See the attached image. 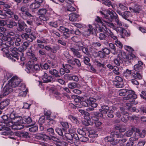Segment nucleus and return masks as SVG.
Wrapping results in <instances>:
<instances>
[{"instance_id":"f257e3e1","label":"nucleus","mask_w":146,"mask_h":146,"mask_svg":"<svg viewBox=\"0 0 146 146\" xmlns=\"http://www.w3.org/2000/svg\"><path fill=\"white\" fill-rule=\"evenodd\" d=\"M14 123L13 122L11 121L10 119L7 121H5V122H0V126L2 127L1 128L3 131H6V129L8 130V129L7 127H11L13 129L20 130L23 128V126L19 124L18 121L15 122L14 121ZM8 133H9L8 135H9V133L8 132L7 130Z\"/></svg>"},{"instance_id":"f03ea898","label":"nucleus","mask_w":146,"mask_h":146,"mask_svg":"<svg viewBox=\"0 0 146 146\" xmlns=\"http://www.w3.org/2000/svg\"><path fill=\"white\" fill-rule=\"evenodd\" d=\"M100 12L101 14L104 15V17H105L106 19H108L110 21H111L113 19H114L115 21L117 26L127 27L126 25L122 24L121 22L117 16H115L114 14H116V13L113 11H111L110 10H107V12L108 15L106 16L102 11H100Z\"/></svg>"},{"instance_id":"7ed1b4c3","label":"nucleus","mask_w":146,"mask_h":146,"mask_svg":"<svg viewBox=\"0 0 146 146\" xmlns=\"http://www.w3.org/2000/svg\"><path fill=\"white\" fill-rule=\"evenodd\" d=\"M1 39L7 41L8 42H7L5 43H3L2 44V48L1 49L2 51L4 52L5 54L9 58L10 55L8 54V50L11 45L13 43H12V40L11 37L5 36L3 35Z\"/></svg>"},{"instance_id":"20e7f679","label":"nucleus","mask_w":146,"mask_h":146,"mask_svg":"<svg viewBox=\"0 0 146 146\" xmlns=\"http://www.w3.org/2000/svg\"><path fill=\"white\" fill-rule=\"evenodd\" d=\"M119 94L121 96L125 95L127 93L128 94L126 97H124V100H128L130 99H134L137 98V96L135 94L134 92L132 90H128L126 89L120 90L119 91Z\"/></svg>"},{"instance_id":"39448f33","label":"nucleus","mask_w":146,"mask_h":146,"mask_svg":"<svg viewBox=\"0 0 146 146\" xmlns=\"http://www.w3.org/2000/svg\"><path fill=\"white\" fill-rule=\"evenodd\" d=\"M59 31L63 33V35L66 38L69 37L71 33L75 34L77 35H80V32L78 29H76L75 31L72 30L69 31V30L64 27L61 26L60 27Z\"/></svg>"},{"instance_id":"423d86ee","label":"nucleus","mask_w":146,"mask_h":146,"mask_svg":"<svg viewBox=\"0 0 146 146\" xmlns=\"http://www.w3.org/2000/svg\"><path fill=\"white\" fill-rule=\"evenodd\" d=\"M28 91V89L26 88L24 84H22L21 86L19 87L18 89L15 91L16 95L20 98L25 97Z\"/></svg>"},{"instance_id":"0eeeda50","label":"nucleus","mask_w":146,"mask_h":146,"mask_svg":"<svg viewBox=\"0 0 146 146\" xmlns=\"http://www.w3.org/2000/svg\"><path fill=\"white\" fill-rule=\"evenodd\" d=\"M106 32L107 33V35L111 37L115 41V44L119 48H122L123 45L121 42L119 41L117 36L114 35L113 33L109 29H106Z\"/></svg>"},{"instance_id":"6e6552de","label":"nucleus","mask_w":146,"mask_h":146,"mask_svg":"<svg viewBox=\"0 0 146 146\" xmlns=\"http://www.w3.org/2000/svg\"><path fill=\"white\" fill-rule=\"evenodd\" d=\"M119 134H117L116 132H111L110 136L107 137L106 138V139H107L108 141L110 142L111 144L115 145L118 143V141L117 139L115 140L114 137L119 138Z\"/></svg>"},{"instance_id":"1a4fd4ad","label":"nucleus","mask_w":146,"mask_h":146,"mask_svg":"<svg viewBox=\"0 0 146 146\" xmlns=\"http://www.w3.org/2000/svg\"><path fill=\"white\" fill-rule=\"evenodd\" d=\"M10 51L12 52L11 55L9 53V51H8V53L10 55L9 56V58L5 54V53L3 52V55L4 56H6L9 59H10L12 61H16V60L15 59H16L17 60H19V58L18 56L19 55V54L18 53V52L17 51V49L16 48H10ZM9 51V50H8Z\"/></svg>"},{"instance_id":"9d476101","label":"nucleus","mask_w":146,"mask_h":146,"mask_svg":"<svg viewBox=\"0 0 146 146\" xmlns=\"http://www.w3.org/2000/svg\"><path fill=\"white\" fill-rule=\"evenodd\" d=\"M21 82V80L16 76L13 77L8 81V83L12 88H15L18 86Z\"/></svg>"},{"instance_id":"9b49d317","label":"nucleus","mask_w":146,"mask_h":146,"mask_svg":"<svg viewBox=\"0 0 146 146\" xmlns=\"http://www.w3.org/2000/svg\"><path fill=\"white\" fill-rule=\"evenodd\" d=\"M20 10L21 12L22 17L23 19H26L27 17H34L31 13L29 12V9L28 8L26 5L22 6Z\"/></svg>"},{"instance_id":"f8f14e48","label":"nucleus","mask_w":146,"mask_h":146,"mask_svg":"<svg viewBox=\"0 0 146 146\" xmlns=\"http://www.w3.org/2000/svg\"><path fill=\"white\" fill-rule=\"evenodd\" d=\"M119 55L121 56V58L124 62H130V60L135 57V56L132 54L127 56L126 53L123 52H121Z\"/></svg>"},{"instance_id":"ddd939ff","label":"nucleus","mask_w":146,"mask_h":146,"mask_svg":"<svg viewBox=\"0 0 146 146\" xmlns=\"http://www.w3.org/2000/svg\"><path fill=\"white\" fill-rule=\"evenodd\" d=\"M116 11L123 19L128 21L130 22L131 23H132V22L131 21L127 19V18L130 17L131 16L130 12L129 11H125L122 13L120 11L118 10H117Z\"/></svg>"},{"instance_id":"4468645a","label":"nucleus","mask_w":146,"mask_h":146,"mask_svg":"<svg viewBox=\"0 0 146 146\" xmlns=\"http://www.w3.org/2000/svg\"><path fill=\"white\" fill-rule=\"evenodd\" d=\"M17 121L19 122V124L22 125L24 127V125L23 124H29L32 121V120L31 118L29 117L27 118L23 117L22 118L21 117H19V118H17Z\"/></svg>"},{"instance_id":"2eb2a0df","label":"nucleus","mask_w":146,"mask_h":146,"mask_svg":"<svg viewBox=\"0 0 146 146\" xmlns=\"http://www.w3.org/2000/svg\"><path fill=\"white\" fill-rule=\"evenodd\" d=\"M21 37L23 39L27 40L30 42H32L35 39V37L32 33L28 35L25 33H23L21 35Z\"/></svg>"},{"instance_id":"dca6fc26","label":"nucleus","mask_w":146,"mask_h":146,"mask_svg":"<svg viewBox=\"0 0 146 146\" xmlns=\"http://www.w3.org/2000/svg\"><path fill=\"white\" fill-rule=\"evenodd\" d=\"M95 29L94 28L90 25H89L88 26L87 30L83 32V35L87 36H89L91 34H93L95 31Z\"/></svg>"},{"instance_id":"f3484780","label":"nucleus","mask_w":146,"mask_h":146,"mask_svg":"<svg viewBox=\"0 0 146 146\" xmlns=\"http://www.w3.org/2000/svg\"><path fill=\"white\" fill-rule=\"evenodd\" d=\"M33 61H29L26 66V68L25 69V71L28 73L34 72L33 64H34Z\"/></svg>"},{"instance_id":"a211bd4d","label":"nucleus","mask_w":146,"mask_h":146,"mask_svg":"<svg viewBox=\"0 0 146 146\" xmlns=\"http://www.w3.org/2000/svg\"><path fill=\"white\" fill-rule=\"evenodd\" d=\"M33 61H29L26 66V68L25 69V71L28 73L34 72L33 64H34Z\"/></svg>"},{"instance_id":"6ab92c4d","label":"nucleus","mask_w":146,"mask_h":146,"mask_svg":"<svg viewBox=\"0 0 146 146\" xmlns=\"http://www.w3.org/2000/svg\"><path fill=\"white\" fill-rule=\"evenodd\" d=\"M12 91L13 89L8 83L3 88L2 92H3V95H7Z\"/></svg>"},{"instance_id":"aec40b11","label":"nucleus","mask_w":146,"mask_h":146,"mask_svg":"<svg viewBox=\"0 0 146 146\" xmlns=\"http://www.w3.org/2000/svg\"><path fill=\"white\" fill-rule=\"evenodd\" d=\"M99 111H100V113H102L103 115V114H106L107 112L108 113H113V111L112 110H109V107L106 106H102V109H100Z\"/></svg>"},{"instance_id":"412c9836","label":"nucleus","mask_w":146,"mask_h":146,"mask_svg":"<svg viewBox=\"0 0 146 146\" xmlns=\"http://www.w3.org/2000/svg\"><path fill=\"white\" fill-rule=\"evenodd\" d=\"M87 103L91 107L93 108H96L98 106L97 104L96 103V100L93 98H90L87 100Z\"/></svg>"},{"instance_id":"4be33fe9","label":"nucleus","mask_w":146,"mask_h":146,"mask_svg":"<svg viewBox=\"0 0 146 146\" xmlns=\"http://www.w3.org/2000/svg\"><path fill=\"white\" fill-rule=\"evenodd\" d=\"M102 3L109 7L111 6L113 10L114 11L117 10V5L115 4H111V3L109 0H102Z\"/></svg>"},{"instance_id":"5701e85b","label":"nucleus","mask_w":146,"mask_h":146,"mask_svg":"<svg viewBox=\"0 0 146 146\" xmlns=\"http://www.w3.org/2000/svg\"><path fill=\"white\" fill-rule=\"evenodd\" d=\"M52 93L54 96L57 99L59 100H62L63 96L67 97L68 96L67 94H63V96L62 94H61L57 91H53Z\"/></svg>"},{"instance_id":"b1692460","label":"nucleus","mask_w":146,"mask_h":146,"mask_svg":"<svg viewBox=\"0 0 146 146\" xmlns=\"http://www.w3.org/2000/svg\"><path fill=\"white\" fill-rule=\"evenodd\" d=\"M63 23V20L62 19L58 20L55 21H52L50 22L49 25L53 27H56L58 25L62 24Z\"/></svg>"},{"instance_id":"393cba45","label":"nucleus","mask_w":146,"mask_h":146,"mask_svg":"<svg viewBox=\"0 0 146 146\" xmlns=\"http://www.w3.org/2000/svg\"><path fill=\"white\" fill-rule=\"evenodd\" d=\"M10 100L9 99H6L2 101L0 103V108L3 110L7 107L9 104Z\"/></svg>"},{"instance_id":"a878e982","label":"nucleus","mask_w":146,"mask_h":146,"mask_svg":"<svg viewBox=\"0 0 146 146\" xmlns=\"http://www.w3.org/2000/svg\"><path fill=\"white\" fill-rule=\"evenodd\" d=\"M143 63L141 61H138V64L134 66V69L135 70L138 72H140L142 69Z\"/></svg>"},{"instance_id":"bb28decb","label":"nucleus","mask_w":146,"mask_h":146,"mask_svg":"<svg viewBox=\"0 0 146 146\" xmlns=\"http://www.w3.org/2000/svg\"><path fill=\"white\" fill-rule=\"evenodd\" d=\"M69 19L72 21H76L79 15L75 13H72L69 15Z\"/></svg>"},{"instance_id":"cd10ccee","label":"nucleus","mask_w":146,"mask_h":146,"mask_svg":"<svg viewBox=\"0 0 146 146\" xmlns=\"http://www.w3.org/2000/svg\"><path fill=\"white\" fill-rule=\"evenodd\" d=\"M71 134V133H65L64 134V136L65 138H66V140L68 141V142H70V143L72 144L73 143V142L72 141L73 137L72 135Z\"/></svg>"},{"instance_id":"c85d7f7f","label":"nucleus","mask_w":146,"mask_h":146,"mask_svg":"<svg viewBox=\"0 0 146 146\" xmlns=\"http://www.w3.org/2000/svg\"><path fill=\"white\" fill-rule=\"evenodd\" d=\"M42 80L44 83H47L51 81L52 78L50 76H48L47 74L44 73L43 75Z\"/></svg>"},{"instance_id":"c756f323","label":"nucleus","mask_w":146,"mask_h":146,"mask_svg":"<svg viewBox=\"0 0 146 146\" xmlns=\"http://www.w3.org/2000/svg\"><path fill=\"white\" fill-rule=\"evenodd\" d=\"M129 9L131 12L138 13L141 11L140 7L139 5H136L133 8L130 7Z\"/></svg>"},{"instance_id":"7c9ffc66","label":"nucleus","mask_w":146,"mask_h":146,"mask_svg":"<svg viewBox=\"0 0 146 146\" xmlns=\"http://www.w3.org/2000/svg\"><path fill=\"white\" fill-rule=\"evenodd\" d=\"M36 139L41 140H45L46 139H49V137L45 135L41 134H38L35 136Z\"/></svg>"},{"instance_id":"2f4dec72","label":"nucleus","mask_w":146,"mask_h":146,"mask_svg":"<svg viewBox=\"0 0 146 146\" xmlns=\"http://www.w3.org/2000/svg\"><path fill=\"white\" fill-rule=\"evenodd\" d=\"M113 62L116 65L118 66H120L122 62V60L120 55H118L115 57L113 60Z\"/></svg>"},{"instance_id":"473e14b6","label":"nucleus","mask_w":146,"mask_h":146,"mask_svg":"<svg viewBox=\"0 0 146 146\" xmlns=\"http://www.w3.org/2000/svg\"><path fill=\"white\" fill-rule=\"evenodd\" d=\"M103 115L102 113L96 112L95 113L94 115L91 118L92 120L96 121H98L99 119V117H102Z\"/></svg>"},{"instance_id":"72a5a7b5","label":"nucleus","mask_w":146,"mask_h":146,"mask_svg":"<svg viewBox=\"0 0 146 146\" xmlns=\"http://www.w3.org/2000/svg\"><path fill=\"white\" fill-rule=\"evenodd\" d=\"M74 101L75 102H78V106H80L84 107H86L88 106V104L87 103V102H85L84 101H82L80 102V100L78 98H76L74 99Z\"/></svg>"},{"instance_id":"f704fd0d","label":"nucleus","mask_w":146,"mask_h":146,"mask_svg":"<svg viewBox=\"0 0 146 146\" xmlns=\"http://www.w3.org/2000/svg\"><path fill=\"white\" fill-rule=\"evenodd\" d=\"M70 49L71 51L73 53L75 56H76L78 58L81 57V56L80 52L76 49L72 47L70 48Z\"/></svg>"},{"instance_id":"c9c22d12","label":"nucleus","mask_w":146,"mask_h":146,"mask_svg":"<svg viewBox=\"0 0 146 146\" xmlns=\"http://www.w3.org/2000/svg\"><path fill=\"white\" fill-rule=\"evenodd\" d=\"M95 21L99 25V26L100 25L102 26L106 27V25L104 24L105 23L104 22V21L105 20H102L99 17L97 16L95 18Z\"/></svg>"},{"instance_id":"e433bc0d","label":"nucleus","mask_w":146,"mask_h":146,"mask_svg":"<svg viewBox=\"0 0 146 146\" xmlns=\"http://www.w3.org/2000/svg\"><path fill=\"white\" fill-rule=\"evenodd\" d=\"M40 7V5L39 3H37L35 1L32 3L30 5V8L31 9H37Z\"/></svg>"},{"instance_id":"4c0bfd02","label":"nucleus","mask_w":146,"mask_h":146,"mask_svg":"<svg viewBox=\"0 0 146 146\" xmlns=\"http://www.w3.org/2000/svg\"><path fill=\"white\" fill-rule=\"evenodd\" d=\"M115 129L120 132H123L126 130L125 127L122 125H118L115 127Z\"/></svg>"},{"instance_id":"58836bf2","label":"nucleus","mask_w":146,"mask_h":146,"mask_svg":"<svg viewBox=\"0 0 146 146\" xmlns=\"http://www.w3.org/2000/svg\"><path fill=\"white\" fill-rule=\"evenodd\" d=\"M49 72L51 75L54 76L56 77H60V76L59 74L58 71L55 69L50 70L49 71Z\"/></svg>"},{"instance_id":"ea45409f","label":"nucleus","mask_w":146,"mask_h":146,"mask_svg":"<svg viewBox=\"0 0 146 146\" xmlns=\"http://www.w3.org/2000/svg\"><path fill=\"white\" fill-rule=\"evenodd\" d=\"M9 118L11 119H16L15 122L17 121V119L18 118H19L20 116H18V115L17 114H15V112H13L11 113L9 115Z\"/></svg>"},{"instance_id":"a19ab883","label":"nucleus","mask_w":146,"mask_h":146,"mask_svg":"<svg viewBox=\"0 0 146 146\" xmlns=\"http://www.w3.org/2000/svg\"><path fill=\"white\" fill-rule=\"evenodd\" d=\"M104 22L105 23V25H106V27L107 26L108 27L112 28L114 30L115 29L116 26H115V25L112 23L111 22H108L106 21H104Z\"/></svg>"},{"instance_id":"79ce46f5","label":"nucleus","mask_w":146,"mask_h":146,"mask_svg":"<svg viewBox=\"0 0 146 146\" xmlns=\"http://www.w3.org/2000/svg\"><path fill=\"white\" fill-rule=\"evenodd\" d=\"M89 136L90 137L95 138L98 136V135L96 134V131L94 129H92L89 131Z\"/></svg>"},{"instance_id":"37998d69","label":"nucleus","mask_w":146,"mask_h":146,"mask_svg":"<svg viewBox=\"0 0 146 146\" xmlns=\"http://www.w3.org/2000/svg\"><path fill=\"white\" fill-rule=\"evenodd\" d=\"M29 58L31 59V61H35L37 60L34 54L31 52H28L27 53Z\"/></svg>"},{"instance_id":"c03bdc74","label":"nucleus","mask_w":146,"mask_h":146,"mask_svg":"<svg viewBox=\"0 0 146 146\" xmlns=\"http://www.w3.org/2000/svg\"><path fill=\"white\" fill-rule=\"evenodd\" d=\"M55 130L59 135L62 137H64V134L65 132L64 131H63L61 129L58 127L56 128Z\"/></svg>"},{"instance_id":"a18cd8bd","label":"nucleus","mask_w":146,"mask_h":146,"mask_svg":"<svg viewBox=\"0 0 146 146\" xmlns=\"http://www.w3.org/2000/svg\"><path fill=\"white\" fill-rule=\"evenodd\" d=\"M132 75L133 78L135 79L140 80L142 78V75L138 72H137L136 73H132Z\"/></svg>"},{"instance_id":"49530a36","label":"nucleus","mask_w":146,"mask_h":146,"mask_svg":"<svg viewBox=\"0 0 146 146\" xmlns=\"http://www.w3.org/2000/svg\"><path fill=\"white\" fill-rule=\"evenodd\" d=\"M80 85L76 83H69L68 85V87L71 89H73L76 88L80 86Z\"/></svg>"},{"instance_id":"de8ad7c7","label":"nucleus","mask_w":146,"mask_h":146,"mask_svg":"<svg viewBox=\"0 0 146 146\" xmlns=\"http://www.w3.org/2000/svg\"><path fill=\"white\" fill-rule=\"evenodd\" d=\"M115 30L117 33H119L120 34H123V33L125 31V29L122 27H116L115 29Z\"/></svg>"},{"instance_id":"09e8293b","label":"nucleus","mask_w":146,"mask_h":146,"mask_svg":"<svg viewBox=\"0 0 146 146\" xmlns=\"http://www.w3.org/2000/svg\"><path fill=\"white\" fill-rule=\"evenodd\" d=\"M98 37L100 40H105L107 37V36L104 33H100Z\"/></svg>"},{"instance_id":"8fccbe9b","label":"nucleus","mask_w":146,"mask_h":146,"mask_svg":"<svg viewBox=\"0 0 146 146\" xmlns=\"http://www.w3.org/2000/svg\"><path fill=\"white\" fill-rule=\"evenodd\" d=\"M132 129L134 131L137 133L139 135V136L140 137H144L145 135L142 133L141 132H140V131L139 129L133 127L132 128Z\"/></svg>"},{"instance_id":"3c124183","label":"nucleus","mask_w":146,"mask_h":146,"mask_svg":"<svg viewBox=\"0 0 146 146\" xmlns=\"http://www.w3.org/2000/svg\"><path fill=\"white\" fill-rule=\"evenodd\" d=\"M46 121L48 123V124L50 125H52L55 123V121L54 120L50 119V118H49V117H46Z\"/></svg>"},{"instance_id":"603ef678","label":"nucleus","mask_w":146,"mask_h":146,"mask_svg":"<svg viewBox=\"0 0 146 146\" xmlns=\"http://www.w3.org/2000/svg\"><path fill=\"white\" fill-rule=\"evenodd\" d=\"M17 25V23L13 21H10L9 23L8 24H7V27L10 28H13L14 26H16Z\"/></svg>"},{"instance_id":"864d4df0","label":"nucleus","mask_w":146,"mask_h":146,"mask_svg":"<svg viewBox=\"0 0 146 146\" xmlns=\"http://www.w3.org/2000/svg\"><path fill=\"white\" fill-rule=\"evenodd\" d=\"M113 72L115 74L119 75L120 74L119 72V69L118 67L117 66H114L113 68Z\"/></svg>"},{"instance_id":"5fc2aeb1","label":"nucleus","mask_w":146,"mask_h":146,"mask_svg":"<svg viewBox=\"0 0 146 146\" xmlns=\"http://www.w3.org/2000/svg\"><path fill=\"white\" fill-rule=\"evenodd\" d=\"M138 139L137 138H133L131 137L129 139V141H130V142H127L126 144V146H133V141H136Z\"/></svg>"},{"instance_id":"6e6d98bb","label":"nucleus","mask_w":146,"mask_h":146,"mask_svg":"<svg viewBox=\"0 0 146 146\" xmlns=\"http://www.w3.org/2000/svg\"><path fill=\"white\" fill-rule=\"evenodd\" d=\"M47 10L45 9H39L38 12V14L40 15L45 14L47 12Z\"/></svg>"},{"instance_id":"4d7b16f0","label":"nucleus","mask_w":146,"mask_h":146,"mask_svg":"<svg viewBox=\"0 0 146 146\" xmlns=\"http://www.w3.org/2000/svg\"><path fill=\"white\" fill-rule=\"evenodd\" d=\"M131 70H129L128 69H127L125 73L124 74L125 76L126 77L127 79H129V76L131 75Z\"/></svg>"},{"instance_id":"13d9d810","label":"nucleus","mask_w":146,"mask_h":146,"mask_svg":"<svg viewBox=\"0 0 146 146\" xmlns=\"http://www.w3.org/2000/svg\"><path fill=\"white\" fill-rule=\"evenodd\" d=\"M124 48L125 50L130 52H132L133 51V48L131 47L128 46H125Z\"/></svg>"},{"instance_id":"bf43d9fd","label":"nucleus","mask_w":146,"mask_h":146,"mask_svg":"<svg viewBox=\"0 0 146 146\" xmlns=\"http://www.w3.org/2000/svg\"><path fill=\"white\" fill-rule=\"evenodd\" d=\"M29 131L34 132L37 131L38 130V127L37 126H34L29 129Z\"/></svg>"},{"instance_id":"052dcab7","label":"nucleus","mask_w":146,"mask_h":146,"mask_svg":"<svg viewBox=\"0 0 146 146\" xmlns=\"http://www.w3.org/2000/svg\"><path fill=\"white\" fill-rule=\"evenodd\" d=\"M67 9L68 11H76L75 8L70 5H68L67 6Z\"/></svg>"},{"instance_id":"680f3d73","label":"nucleus","mask_w":146,"mask_h":146,"mask_svg":"<svg viewBox=\"0 0 146 146\" xmlns=\"http://www.w3.org/2000/svg\"><path fill=\"white\" fill-rule=\"evenodd\" d=\"M33 69L34 72H35L36 71L39 70L40 69V67L38 64H33Z\"/></svg>"},{"instance_id":"e2e57ef3","label":"nucleus","mask_w":146,"mask_h":146,"mask_svg":"<svg viewBox=\"0 0 146 146\" xmlns=\"http://www.w3.org/2000/svg\"><path fill=\"white\" fill-rule=\"evenodd\" d=\"M21 21L20 20H18V27L19 29L18 30L19 31H23L24 29V27H23V24L21 23Z\"/></svg>"},{"instance_id":"0e129e2a","label":"nucleus","mask_w":146,"mask_h":146,"mask_svg":"<svg viewBox=\"0 0 146 146\" xmlns=\"http://www.w3.org/2000/svg\"><path fill=\"white\" fill-rule=\"evenodd\" d=\"M133 131H134L132 129L131 130L125 132V135L128 137H130L133 134Z\"/></svg>"},{"instance_id":"69168bd1","label":"nucleus","mask_w":146,"mask_h":146,"mask_svg":"<svg viewBox=\"0 0 146 146\" xmlns=\"http://www.w3.org/2000/svg\"><path fill=\"white\" fill-rule=\"evenodd\" d=\"M90 60L88 58L86 57H85L84 58V63L87 65L90 66L91 64L89 63Z\"/></svg>"},{"instance_id":"338daca9","label":"nucleus","mask_w":146,"mask_h":146,"mask_svg":"<svg viewBox=\"0 0 146 146\" xmlns=\"http://www.w3.org/2000/svg\"><path fill=\"white\" fill-rule=\"evenodd\" d=\"M4 34L7 36L10 37L14 36L15 35V33L13 31H11L9 32H5L4 33Z\"/></svg>"},{"instance_id":"774afa93","label":"nucleus","mask_w":146,"mask_h":146,"mask_svg":"<svg viewBox=\"0 0 146 146\" xmlns=\"http://www.w3.org/2000/svg\"><path fill=\"white\" fill-rule=\"evenodd\" d=\"M102 52L104 54H109L110 52V50L106 48H104L102 50Z\"/></svg>"}]
</instances>
